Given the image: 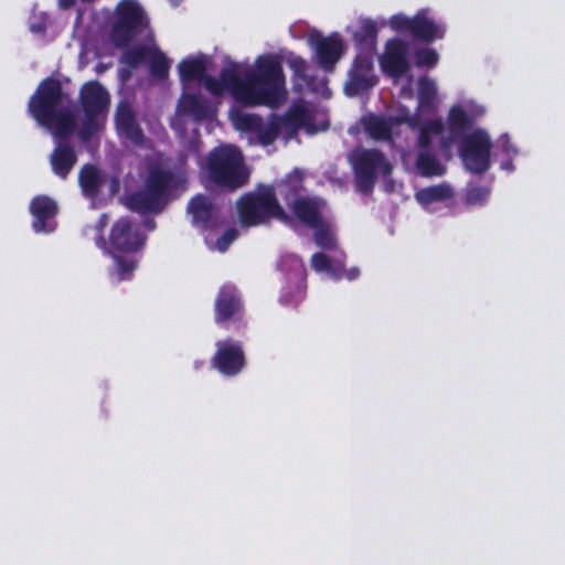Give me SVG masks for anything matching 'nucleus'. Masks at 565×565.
<instances>
[{"mask_svg": "<svg viewBox=\"0 0 565 565\" xmlns=\"http://www.w3.org/2000/svg\"><path fill=\"white\" fill-rule=\"evenodd\" d=\"M309 45L315 51L318 66L326 73H332L345 52L344 42L338 33L327 36L319 31L311 32L308 38Z\"/></svg>", "mask_w": 565, "mask_h": 565, "instance_id": "nucleus-12", "label": "nucleus"}, {"mask_svg": "<svg viewBox=\"0 0 565 565\" xmlns=\"http://www.w3.org/2000/svg\"><path fill=\"white\" fill-rule=\"evenodd\" d=\"M359 274H360L359 269L358 268H353V269L348 271L347 277H348L349 280H353V279H355L359 276Z\"/></svg>", "mask_w": 565, "mask_h": 565, "instance_id": "nucleus-50", "label": "nucleus"}, {"mask_svg": "<svg viewBox=\"0 0 565 565\" xmlns=\"http://www.w3.org/2000/svg\"><path fill=\"white\" fill-rule=\"evenodd\" d=\"M310 228L315 230L313 239L317 246L327 250L335 247V238L323 221L321 225L310 226Z\"/></svg>", "mask_w": 565, "mask_h": 565, "instance_id": "nucleus-41", "label": "nucleus"}, {"mask_svg": "<svg viewBox=\"0 0 565 565\" xmlns=\"http://www.w3.org/2000/svg\"><path fill=\"white\" fill-rule=\"evenodd\" d=\"M504 168H509V169H512V163H511V162H509V163H505V164H504Z\"/></svg>", "mask_w": 565, "mask_h": 565, "instance_id": "nucleus-54", "label": "nucleus"}, {"mask_svg": "<svg viewBox=\"0 0 565 565\" xmlns=\"http://www.w3.org/2000/svg\"><path fill=\"white\" fill-rule=\"evenodd\" d=\"M454 195L452 189L448 184H437L424 188L416 193V200L423 204L428 205L435 202H441L450 199Z\"/></svg>", "mask_w": 565, "mask_h": 565, "instance_id": "nucleus-29", "label": "nucleus"}, {"mask_svg": "<svg viewBox=\"0 0 565 565\" xmlns=\"http://www.w3.org/2000/svg\"><path fill=\"white\" fill-rule=\"evenodd\" d=\"M379 29L371 19L362 20L353 34V40L359 46L360 52H370L373 54L377 40Z\"/></svg>", "mask_w": 565, "mask_h": 565, "instance_id": "nucleus-26", "label": "nucleus"}, {"mask_svg": "<svg viewBox=\"0 0 565 565\" xmlns=\"http://www.w3.org/2000/svg\"><path fill=\"white\" fill-rule=\"evenodd\" d=\"M279 269L286 275L287 284L282 287L280 302L297 307L306 297L307 271L302 259L294 254L281 256Z\"/></svg>", "mask_w": 565, "mask_h": 565, "instance_id": "nucleus-11", "label": "nucleus"}, {"mask_svg": "<svg viewBox=\"0 0 565 565\" xmlns=\"http://www.w3.org/2000/svg\"><path fill=\"white\" fill-rule=\"evenodd\" d=\"M306 119L307 110L303 107L289 109L284 117H279V120H282V127L291 126L296 129L300 128Z\"/></svg>", "mask_w": 565, "mask_h": 565, "instance_id": "nucleus-43", "label": "nucleus"}, {"mask_svg": "<svg viewBox=\"0 0 565 565\" xmlns=\"http://www.w3.org/2000/svg\"><path fill=\"white\" fill-rule=\"evenodd\" d=\"M147 227H148L149 230H153V228H154V221H153V220H151V221L147 222Z\"/></svg>", "mask_w": 565, "mask_h": 565, "instance_id": "nucleus-53", "label": "nucleus"}, {"mask_svg": "<svg viewBox=\"0 0 565 565\" xmlns=\"http://www.w3.org/2000/svg\"><path fill=\"white\" fill-rule=\"evenodd\" d=\"M236 207L239 222L246 227L268 224L271 220L284 224L292 222V217L280 205L271 185H262L244 194L238 199Z\"/></svg>", "mask_w": 565, "mask_h": 565, "instance_id": "nucleus-5", "label": "nucleus"}, {"mask_svg": "<svg viewBox=\"0 0 565 565\" xmlns=\"http://www.w3.org/2000/svg\"><path fill=\"white\" fill-rule=\"evenodd\" d=\"M488 196L489 190L483 186H473L467 192V201L473 204L486 201Z\"/></svg>", "mask_w": 565, "mask_h": 565, "instance_id": "nucleus-46", "label": "nucleus"}, {"mask_svg": "<svg viewBox=\"0 0 565 565\" xmlns=\"http://www.w3.org/2000/svg\"><path fill=\"white\" fill-rule=\"evenodd\" d=\"M212 365L224 376L239 374L246 365L245 352L241 342L234 340L217 341Z\"/></svg>", "mask_w": 565, "mask_h": 565, "instance_id": "nucleus-15", "label": "nucleus"}, {"mask_svg": "<svg viewBox=\"0 0 565 565\" xmlns=\"http://www.w3.org/2000/svg\"><path fill=\"white\" fill-rule=\"evenodd\" d=\"M445 130L444 121L440 118L427 120L419 130L418 146L420 150H430L434 136H441Z\"/></svg>", "mask_w": 565, "mask_h": 565, "instance_id": "nucleus-32", "label": "nucleus"}, {"mask_svg": "<svg viewBox=\"0 0 565 565\" xmlns=\"http://www.w3.org/2000/svg\"><path fill=\"white\" fill-rule=\"evenodd\" d=\"M288 65L297 79L303 82L310 89L317 90V88L313 85L315 77L308 75L309 66L305 58H302L301 56L292 55L288 60Z\"/></svg>", "mask_w": 565, "mask_h": 565, "instance_id": "nucleus-37", "label": "nucleus"}, {"mask_svg": "<svg viewBox=\"0 0 565 565\" xmlns=\"http://www.w3.org/2000/svg\"><path fill=\"white\" fill-rule=\"evenodd\" d=\"M110 96L107 89L98 81L86 82L79 90V105L84 113V119L78 130L82 141H88L100 129L99 115L107 111Z\"/></svg>", "mask_w": 565, "mask_h": 565, "instance_id": "nucleus-7", "label": "nucleus"}, {"mask_svg": "<svg viewBox=\"0 0 565 565\" xmlns=\"http://www.w3.org/2000/svg\"><path fill=\"white\" fill-rule=\"evenodd\" d=\"M186 209L192 216L194 226L202 231H212L217 227L215 205L209 196L204 194L193 196Z\"/></svg>", "mask_w": 565, "mask_h": 565, "instance_id": "nucleus-20", "label": "nucleus"}, {"mask_svg": "<svg viewBox=\"0 0 565 565\" xmlns=\"http://www.w3.org/2000/svg\"><path fill=\"white\" fill-rule=\"evenodd\" d=\"M311 266L317 271H328L331 268V260L324 253H316L311 257Z\"/></svg>", "mask_w": 565, "mask_h": 565, "instance_id": "nucleus-45", "label": "nucleus"}, {"mask_svg": "<svg viewBox=\"0 0 565 565\" xmlns=\"http://www.w3.org/2000/svg\"><path fill=\"white\" fill-rule=\"evenodd\" d=\"M139 226L128 216L119 217L111 226L107 253H136L145 245Z\"/></svg>", "mask_w": 565, "mask_h": 565, "instance_id": "nucleus-13", "label": "nucleus"}, {"mask_svg": "<svg viewBox=\"0 0 565 565\" xmlns=\"http://www.w3.org/2000/svg\"><path fill=\"white\" fill-rule=\"evenodd\" d=\"M64 90L61 82L49 76L40 82L28 103V111L41 126L52 130L56 139L68 138L76 129L74 114L63 107Z\"/></svg>", "mask_w": 565, "mask_h": 565, "instance_id": "nucleus-2", "label": "nucleus"}, {"mask_svg": "<svg viewBox=\"0 0 565 565\" xmlns=\"http://www.w3.org/2000/svg\"><path fill=\"white\" fill-rule=\"evenodd\" d=\"M106 223H107V215L103 214L99 217V220L97 221V223L95 224V230L98 233V236L96 237V245L104 250H108L106 239L103 235Z\"/></svg>", "mask_w": 565, "mask_h": 565, "instance_id": "nucleus-47", "label": "nucleus"}, {"mask_svg": "<svg viewBox=\"0 0 565 565\" xmlns=\"http://www.w3.org/2000/svg\"><path fill=\"white\" fill-rule=\"evenodd\" d=\"M351 163L354 170L355 184L359 192L370 194L379 174L392 172V164L379 149H359L352 152Z\"/></svg>", "mask_w": 565, "mask_h": 565, "instance_id": "nucleus-8", "label": "nucleus"}, {"mask_svg": "<svg viewBox=\"0 0 565 565\" xmlns=\"http://www.w3.org/2000/svg\"><path fill=\"white\" fill-rule=\"evenodd\" d=\"M148 24L143 9L136 0H121L115 10L110 40L116 47H127Z\"/></svg>", "mask_w": 565, "mask_h": 565, "instance_id": "nucleus-6", "label": "nucleus"}, {"mask_svg": "<svg viewBox=\"0 0 565 565\" xmlns=\"http://www.w3.org/2000/svg\"><path fill=\"white\" fill-rule=\"evenodd\" d=\"M182 182L181 177L171 169L151 164L143 182V188L127 199L131 211L140 214L159 213L164 207L172 191Z\"/></svg>", "mask_w": 565, "mask_h": 565, "instance_id": "nucleus-4", "label": "nucleus"}, {"mask_svg": "<svg viewBox=\"0 0 565 565\" xmlns=\"http://www.w3.org/2000/svg\"><path fill=\"white\" fill-rule=\"evenodd\" d=\"M105 180L100 170L92 163H85L78 173V184L87 199H95L99 194Z\"/></svg>", "mask_w": 565, "mask_h": 565, "instance_id": "nucleus-24", "label": "nucleus"}, {"mask_svg": "<svg viewBox=\"0 0 565 565\" xmlns=\"http://www.w3.org/2000/svg\"><path fill=\"white\" fill-rule=\"evenodd\" d=\"M415 164L423 177H440L445 173V167L430 150H419Z\"/></svg>", "mask_w": 565, "mask_h": 565, "instance_id": "nucleus-28", "label": "nucleus"}, {"mask_svg": "<svg viewBox=\"0 0 565 565\" xmlns=\"http://www.w3.org/2000/svg\"><path fill=\"white\" fill-rule=\"evenodd\" d=\"M115 128L120 138H125L136 147H143L146 136L138 122L137 114L127 100H120L114 116Z\"/></svg>", "mask_w": 565, "mask_h": 565, "instance_id": "nucleus-17", "label": "nucleus"}, {"mask_svg": "<svg viewBox=\"0 0 565 565\" xmlns=\"http://www.w3.org/2000/svg\"><path fill=\"white\" fill-rule=\"evenodd\" d=\"M491 139L482 129L465 136L459 148L465 168L473 174L486 173L491 167Z\"/></svg>", "mask_w": 565, "mask_h": 565, "instance_id": "nucleus-10", "label": "nucleus"}, {"mask_svg": "<svg viewBox=\"0 0 565 565\" xmlns=\"http://www.w3.org/2000/svg\"><path fill=\"white\" fill-rule=\"evenodd\" d=\"M500 145H501V148L502 150L508 154V156H511V154H516V149L511 145L510 142V139L508 136H503L501 137L500 139Z\"/></svg>", "mask_w": 565, "mask_h": 565, "instance_id": "nucleus-48", "label": "nucleus"}, {"mask_svg": "<svg viewBox=\"0 0 565 565\" xmlns=\"http://www.w3.org/2000/svg\"><path fill=\"white\" fill-rule=\"evenodd\" d=\"M31 30L33 32H43L45 30V26L44 25H36V24H34V25L31 26Z\"/></svg>", "mask_w": 565, "mask_h": 565, "instance_id": "nucleus-51", "label": "nucleus"}, {"mask_svg": "<svg viewBox=\"0 0 565 565\" xmlns=\"http://www.w3.org/2000/svg\"><path fill=\"white\" fill-rule=\"evenodd\" d=\"M282 128V120L279 117H273L267 125L263 120L259 122V128L256 130L258 140L263 146H269L276 141Z\"/></svg>", "mask_w": 565, "mask_h": 565, "instance_id": "nucleus-36", "label": "nucleus"}, {"mask_svg": "<svg viewBox=\"0 0 565 565\" xmlns=\"http://www.w3.org/2000/svg\"><path fill=\"white\" fill-rule=\"evenodd\" d=\"M377 82L373 74V54L359 52L349 71V78L344 85L345 94L350 97L358 96L374 87Z\"/></svg>", "mask_w": 565, "mask_h": 565, "instance_id": "nucleus-14", "label": "nucleus"}, {"mask_svg": "<svg viewBox=\"0 0 565 565\" xmlns=\"http://www.w3.org/2000/svg\"><path fill=\"white\" fill-rule=\"evenodd\" d=\"M214 319L218 324L242 318L244 305L236 286L225 284L220 288L214 303Z\"/></svg>", "mask_w": 565, "mask_h": 565, "instance_id": "nucleus-18", "label": "nucleus"}, {"mask_svg": "<svg viewBox=\"0 0 565 565\" xmlns=\"http://www.w3.org/2000/svg\"><path fill=\"white\" fill-rule=\"evenodd\" d=\"M81 1L84 3H90V2H94L95 0H81Z\"/></svg>", "mask_w": 565, "mask_h": 565, "instance_id": "nucleus-55", "label": "nucleus"}, {"mask_svg": "<svg viewBox=\"0 0 565 565\" xmlns=\"http://www.w3.org/2000/svg\"><path fill=\"white\" fill-rule=\"evenodd\" d=\"M390 25L397 33L424 43L441 40L446 33L441 24L429 18V9H420L414 17L395 14L390 19Z\"/></svg>", "mask_w": 565, "mask_h": 565, "instance_id": "nucleus-9", "label": "nucleus"}, {"mask_svg": "<svg viewBox=\"0 0 565 565\" xmlns=\"http://www.w3.org/2000/svg\"><path fill=\"white\" fill-rule=\"evenodd\" d=\"M263 118L256 114L237 113L233 117V122L238 130L245 132H256V130L259 128V122Z\"/></svg>", "mask_w": 565, "mask_h": 565, "instance_id": "nucleus-39", "label": "nucleus"}, {"mask_svg": "<svg viewBox=\"0 0 565 565\" xmlns=\"http://www.w3.org/2000/svg\"><path fill=\"white\" fill-rule=\"evenodd\" d=\"M77 162L75 149L70 143L58 139L51 156L50 163L52 171L58 178L65 180Z\"/></svg>", "mask_w": 565, "mask_h": 565, "instance_id": "nucleus-22", "label": "nucleus"}, {"mask_svg": "<svg viewBox=\"0 0 565 565\" xmlns=\"http://www.w3.org/2000/svg\"><path fill=\"white\" fill-rule=\"evenodd\" d=\"M473 119L461 105L450 107L447 116L449 136L441 137L440 145L444 150L450 149L458 139L467 136L466 132L472 127Z\"/></svg>", "mask_w": 565, "mask_h": 565, "instance_id": "nucleus-19", "label": "nucleus"}, {"mask_svg": "<svg viewBox=\"0 0 565 565\" xmlns=\"http://www.w3.org/2000/svg\"><path fill=\"white\" fill-rule=\"evenodd\" d=\"M303 182L301 178L288 177L278 185V193L285 204L291 209L294 202L299 201L303 195Z\"/></svg>", "mask_w": 565, "mask_h": 565, "instance_id": "nucleus-31", "label": "nucleus"}, {"mask_svg": "<svg viewBox=\"0 0 565 565\" xmlns=\"http://www.w3.org/2000/svg\"><path fill=\"white\" fill-rule=\"evenodd\" d=\"M408 44L397 38L390 39L385 44V50L380 58V65L384 74L394 79L405 76L411 65L407 60Z\"/></svg>", "mask_w": 565, "mask_h": 565, "instance_id": "nucleus-16", "label": "nucleus"}, {"mask_svg": "<svg viewBox=\"0 0 565 565\" xmlns=\"http://www.w3.org/2000/svg\"><path fill=\"white\" fill-rule=\"evenodd\" d=\"M238 232L236 228H227L216 241V248L224 253L228 249L231 244L237 238Z\"/></svg>", "mask_w": 565, "mask_h": 565, "instance_id": "nucleus-44", "label": "nucleus"}, {"mask_svg": "<svg viewBox=\"0 0 565 565\" xmlns=\"http://www.w3.org/2000/svg\"><path fill=\"white\" fill-rule=\"evenodd\" d=\"M116 264V271L119 280L130 279L137 267V262L130 257H124L117 253H110Z\"/></svg>", "mask_w": 565, "mask_h": 565, "instance_id": "nucleus-40", "label": "nucleus"}, {"mask_svg": "<svg viewBox=\"0 0 565 565\" xmlns=\"http://www.w3.org/2000/svg\"><path fill=\"white\" fill-rule=\"evenodd\" d=\"M149 73L152 77L163 81L169 76L170 61L158 49L152 50L149 56Z\"/></svg>", "mask_w": 565, "mask_h": 565, "instance_id": "nucleus-34", "label": "nucleus"}, {"mask_svg": "<svg viewBox=\"0 0 565 565\" xmlns=\"http://www.w3.org/2000/svg\"><path fill=\"white\" fill-rule=\"evenodd\" d=\"M228 81L238 85L239 104L247 107H278L287 99L286 77L277 55H259L243 77L228 73Z\"/></svg>", "mask_w": 565, "mask_h": 565, "instance_id": "nucleus-1", "label": "nucleus"}, {"mask_svg": "<svg viewBox=\"0 0 565 565\" xmlns=\"http://www.w3.org/2000/svg\"><path fill=\"white\" fill-rule=\"evenodd\" d=\"M111 183H113V189L117 190L119 186V181L116 178H113Z\"/></svg>", "mask_w": 565, "mask_h": 565, "instance_id": "nucleus-52", "label": "nucleus"}, {"mask_svg": "<svg viewBox=\"0 0 565 565\" xmlns=\"http://www.w3.org/2000/svg\"><path fill=\"white\" fill-rule=\"evenodd\" d=\"M76 0H58V6L63 10L71 9L73 6H75Z\"/></svg>", "mask_w": 565, "mask_h": 565, "instance_id": "nucleus-49", "label": "nucleus"}, {"mask_svg": "<svg viewBox=\"0 0 565 565\" xmlns=\"http://www.w3.org/2000/svg\"><path fill=\"white\" fill-rule=\"evenodd\" d=\"M178 70L181 82L189 83L192 81H201L206 73V65L204 61L200 58H185L179 63Z\"/></svg>", "mask_w": 565, "mask_h": 565, "instance_id": "nucleus-30", "label": "nucleus"}, {"mask_svg": "<svg viewBox=\"0 0 565 565\" xmlns=\"http://www.w3.org/2000/svg\"><path fill=\"white\" fill-rule=\"evenodd\" d=\"M181 108L183 113L191 115L198 121L210 116L206 102L196 95H186L181 103Z\"/></svg>", "mask_w": 565, "mask_h": 565, "instance_id": "nucleus-33", "label": "nucleus"}, {"mask_svg": "<svg viewBox=\"0 0 565 565\" xmlns=\"http://www.w3.org/2000/svg\"><path fill=\"white\" fill-rule=\"evenodd\" d=\"M204 171L215 186L230 192L243 188L249 179L241 149L234 145H221L206 156Z\"/></svg>", "mask_w": 565, "mask_h": 565, "instance_id": "nucleus-3", "label": "nucleus"}, {"mask_svg": "<svg viewBox=\"0 0 565 565\" xmlns=\"http://www.w3.org/2000/svg\"><path fill=\"white\" fill-rule=\"evenodd\" d=\"M228 73L237 74L235 67H225L220 73V78L212 75L204 74V77L200 82L203 83L204 87L214 96H220L224 90H228L233 98L239 103L238 85L233 84L228 81Z\"/></svg>", "mask_w": 565, "mask_h": 565, "instance_id": "nucleus-25", "label": "nucleus"}, {"mask_svg": "<svg viewBox=\"0 0 565 565\" xmlns=\"http://www.w3.org/2000/svg\"><path fill=\"white\" fill-rule=\"evenodd\" d=\"M323 200L318 196L303 195L299 201L294 202L290 209L295 218L303 225L319 226L322 223Z\"/></svg>", "mask_w": 565, "mask_h": 565, "instance_id": "nucleus-21", "label": "nucleus"}, {"mask_svg": "<svg viewBox=\"0 0 565 565\" xmlns=\"http://www.w3.org/2000/svg\"><path fill=\"white\" fill-rule=\"evenodd\" d=\"M30 212L34 217L32 227L36 233L52 231L47 227V221L57 213V205L54 200L46 195H38L31 201Z\"/></svg>", "mask_w": 565, "mask_h": 565, "instance_id": "nucleus-23", "label": "nucleus"}, {"mask_svg": "<svg viewBox=\"0 0 565 565\" xmlns=\"http://www.w3.org/2000/svg\"><path fill=\"white\" fill-rule=\"evenodd\" d=\"M415 65L417 67H435L439 62L438 53L430 47H422L415 51Z\"/></svg>", "mask_w": 565, "mask_h": 565, "instance_id": "nucleus-42", "label": "nucleus"}, {"mask_svg": "<svg viewBox=\"0 0 565 565\" xmlns=\"http://www.w3.org/2000/svg\"><path fill=\"white\" fill-rule=\"evenodd\" d=\"M152 50L147 49L142 45H136L127 49L122 56L121 62L129 66L130 68H137L140 64H142L147 58H149Z\"/></svg>", "mask_w": 565, "mask_h": 565, "instance_id": "nucleus-38", "label": "nucleus"}, {"mask_svg": "<svg viewBox=\"0 0 565 565\" xmlns=\"http://www.w3.org/2000/svg\"><path fill=\"white\" fill-rule=\"evenodd\" d=\"M437 88L435 82L427 77L422 76L418 79V105L419 108H431L435 104Z\"/></svg>", "mask_w": 565, "mask_h": 565, "instance_id": "nucleus-35", "label": "nucleus"}, {"mask_svg": "<svg viewBox=\"0 0 565 565\" xmlns=\"http://www.w3.org/2000/svg\"><path fill=\"white\" fill-rule=\"evenodd\" d=\"M366 134L375 140H390L392 138V125L381 116L370 115L363 118Z\"/></svg>", "mask_w": 565, "mask_h": 565, "instance_id": "nucleus-27", "label": "nucleus"}]
</instances>
